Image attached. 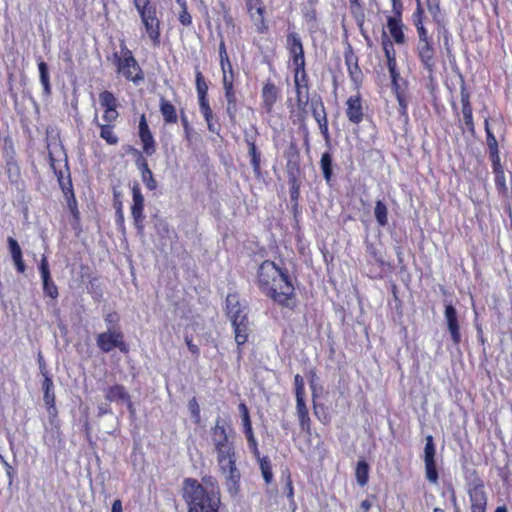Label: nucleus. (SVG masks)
I'll return each instance as SVG.
<instances>
[{"instance_id": "nucleus-41", "label": "nucleus", "mask_w": 512, "mask_h": 512, "mask_svg": "<svg viewBox=\"0 0 512 512\" xmlns=\"http://www.w3.org/2000/svg\"><path fill=\"white\" fill-rule=\"evenodd\" d=\"M179 7L177 19L183 27L190 28L193 25V17L189 11L187 0H175Z\"/></svg>"}, {"instance_id": "nucleus-21", "label": "nucleus", "mask_w": 512, "mask_h": 512, "mask_svg": "<svg viewBox=\"0 0 512 512\" xmlns=\"http://www.w3.org/2000/svg\"><path fill=\"white\" fill-rule=\"evenodd\" d=\"M416 51L422 66L432 76L436 67V50L433 41L417 43Z\"/></svg>"}, {"instance_id": "nucleus-49", "label": "nucleus", "mask_w": 512, "mask_h": 512, "mask_svg": "<svg viewBox=\"0 0 512 512\" xmlns=\"http://www.w3.org/2000/svg\"><path fill=\"white\" fill-rule=\"evenodd\" d=\"M238 410L241 416L242 427L244 434H250L253 432L252 422L250 413L247 405L243 402L239 403Z\"/></svg>"}, {"instance_id": "nucleus-59", "label": "nucleus", "mask_w": 512, "mask_h": 512, "mask_svg": "<svg viewBox=\"0 0 512 512\" xmlns=\"http://www.w3.org/2000/svg\"><path fill=\"white\" fill-rule=\"evenodd\" d=\"M245 437L247 439V442H248V446H249V449L250 451L257 457V458H260V452H259V448H258V442L254 436V432L250 433V434H245Z\"/></svg>"}, {"instance_id": "nucleus-17", "label": "nucleus", "mask_w": 512, "mask_h": 512, "mask_svg": "<svg viewBox=\"0 0 512 512\" xmlns=\"http://www.w3.org/2000/svg\"><path fill=\"white\" fill-rule=\"evenodd\" d=\"M138 137L140 139L143 153L152 156L157 150L155 137L149 127L145 113H142L138 120Z\"/></svg>"}, {"instance_id": "nucleus-53", "label": "nucleus", "mask_w": 512, "mask_h": 512, "mask_svg": "<svg viewBox=\"0 0 512 512\" xmlns=\"http://www.w3.org/2000/svg\"><path fill=\"white\" fill-rule=\"evenodd\" d=\"M417 3L416 9L412 14V22L413 25L416 27H419L420 25H424V19H425V12L424 8L421 4V0H415Z\"/></svg>"}, {"instance_id": "nucleus-38", "label": "nucleus", "mask_w": 512, "mask_h": 512, "mask_svg": "<svg viewBox=\"0 0 512 512\" xmlns=\"http://www.w3.org/2000/svg\"><path fill=\"white\" fill-rule=\"evenodd\" d=\"M99 104L102 112L118 110L120 104L113 92L104 90L99 93Z\"/></svg>"}, {"instance_id": "nucleus-39", "label": "nucleus", "mask_w": 512, "mask_h": 512, "mask_svg": "<svg viewBox=\"0 0 512 512\" xmlns=\"http://www.w3.org/2000/svg\"><path fill=\"white\" fill-rule=\"evenodd\" d=\"M106 400L110 402L121 401L125 403L130 398V394L121 384H114L108 387L105 395Z\"/></svg>"}, {"instance_id": "nucleus-55", "label": "nucleus", "mask_w": 512, "mask_h": 512, "mask_svg": "<svg viewBox=\"0 0 512 512\" xmlns=\"http://www.w3.org/2000/svg\"><path fill=\"white\" fill-rule=\"evenodd\" d=\"M0 462L5 469V473L8 478V486L10 487L15 481L17 475L16 469L4 458L2 454L0 455Z\"/></svg>"}, {"instance_id": "nucleus-25", "label": "nucleus", "mask_w": 512, "mask_h": 512, "mask_svg": "<svg viewBox=\"0 0 512 512\" xmlns=\"http://www.w3.org/2000/svg\"><path fill=\"white\" fill-rule=\"evenodd\" d=\"M311 113L317 122L321 133L328 138V118L324 103L320 96L311 101Z\"/></svg>"}, {"instance_id": "nucleus-48", "label": "nucleus", "mask_w": 512, "mask_h": 512, "mask_svg": "<svg viewBox=\"0 0 512 512\" xmlns=\"http://www.w3.org/2000/svg\"><path fill=\"white\" fill-rule=\"evenodd\" d=\"M349 9L356 23L362 26L365 20V13L361 0H349Z\"/></svg>"}, {"instance_id": "nucleus-52", "label": "nucleus", "mask_w": 512, "mask_h": 512, "mask_svg": "<svg viewBox=\"0 0 512 512\" xmlns=\"http://www.w3.org/2000/svg\"><path fill=\"white\" fill-rule=\"evenodd\" d=\"M188 410L191 414V417L194 421L195 424H200L201 422V410H200V406L198 404V401L195 397H192L189 401H188Z\"/></svg>"}, {"instance_id": "nucleus-14", "label": "nucleus", "mask_w": 512, "mask_h": 512, "mask_svg": "<svg viewBox=\"0 0 512 512\" xmlns=\"http://www.w3.org/2000/svg\"><path fill=\"white\" fill-rule=\"evenodd\" d=\"M425 441L426 442L423 452L425 478L430 484L437 485L439 482V472L436 462V447L434 438L432 435H427Z\"/></svg>"}, {"instance_id": "nucleus-31", "label": "nucleus", "mask_w": 512, "mask_h": 512, "mask_svg": "<svg viewBox=\"0 0 512 512\" xmlns=\"http://www.w3.org/2000/svg\"><path fill=\"white\" fill-rule=\"evenodd\" d=\"M93 123L99 128V136L107 145L114 146L118 144L119 137L115 132L117 125L100 123L97 115L94 116Z\"/></svg>"}, {"instance_id": "nucleus-18", "label": "nucleus", "mask_w": 512, "mask_h": 512, "mask_svg": "<svg viewBox=\"0 0 512 512\" xmlns=\"http://www.w3.org/2000/svg\"><path fill=\"white\" fill-rule=\"evenodd\" d=\"M471 95L465 82L462 80L460 86V102H461V114L462 121L465 129L471 134L475 135V123L473 118V107L471 103Z\"/></svg>"}, {"instance_id": "nucleus-16", "label": "nucleus", "mask_w": 512, "mask_h": 512, "mask_svg": "<svg viewBox=\"0 0 512 512\" xmlns=\"http://www.w3.org/2000/svg\"><path fill=\"white\" fill-rule=\"evenodd\" d=\"M367 109L368 106L359 91L345 101V115L351 124L359 125L364 120Z\"/></svg>"}, {"instance_id": "nucleus-8", "label": "nucleus", "mask_w": 512, "mask_h": 512, "mask_svg": "<svg viewBox=\"0 0 512 512\" xmlns=\"http://www.w3.org/2000/svg\"><path fill=\"white\" fill-rule=\"evenodd\" d=\"M195 87L198 97V104L200 112L207 124L209 132L219 135L221 131V124L219 118L214 115L213 110L209 103L208 97V84L199 66L195 67Z\"/></svg>"}, {"instance_id": "nucleus-50", "label": "nucleus", "mask_w": 512, "mask_h": 512, "mask_svg": "<svg viewBox=\"0 0 512 512\" xmlns=\"http://www.w3.org/2000/svg\"><path fill=\"white\" fill-rule=\"evenodd\" d=\"M261 474L266 484H270L273 480V472L271 461L267 456L259 458Z\"/></svg>"}, {"instance_id": "nucleus-57", "label": "nucleus", "mask_w": 512, "mask_h": 512, "mask_svg": "<svg viewBox=\"0 0 512 512\" xmlns=\"http://www.w3.org/2000/svg\"><path fill=\"white\" fill-rule=\"evenodd\" d=\"M237 112H238V104L237 100L226 102V113L231 124H236L237 122Z\"/></svg>"}, {"instance_id": "nucleus-2", "label": "nucleus", "mask_w": 512, "mask_h": 512, "mask_svg": "<svg viewBox=\"0 0 512 512\" xmlns=\"http://www.w3.org/2000/svg\"><path fill=\"white\" fill-rule=\"evenodd\" d=\"M201 484L195 478H185L182 484V498L187 512H219L221 505L220 488L212 476L202 478Z\"/></svg>"}, {"instance_id": "nucleus-27", "label": "nucleus", "mask_w": 512, "mask_h": 512, "mask_svg": "<svg viewBox=\"0 0 512 512\" xmlns=\"http://www.w3.org/2000/svg\"><path fill=\"white\" fill-rule=\"evenodd\" d=\"M288 175H300V151L295 142H291L284 152Z\"/></svg>"}, {"instance_id": "nucleus-7", "label": "nucleus", "mask_w": 512, "mask_h": 512, "mask_svg": "<svg viewBox=\"0 0 512 512\" xmlns=\"http://www.w3.org/2000/svg\"><path fill=\"white\" fill-rule=\"evenodd\" d=\"M466 493L469 498L470 512H487L488 495L485 482L476 469L464 472Z\"/></svg>"}, {"instance_id": "nucleus-5", "label": "nucleus", "mask_w": 512, "mask_h": 512, "mask_svg": "<svg viewBox=\"0 0 512 512\" xmlns=\"http://www.w3.org/2000/svg\"><path fill=\"white\" fill-rule=\"evenodd\" d=\"M119 47L120 50L113 52L110 58L116 74L135 86L142 84L145 80V72L132 50L128 48L124 40L120 42Z\"/></svg>"}, {"instance_id": "nucleus-11", "label": "nucleus", "mask_w": 512, "mask_h": 512, "mask_svg": "<svg viewBox=\"0 0 512 512\" xmlns=\"http://www.w3.org/2000/svg\"><path fill=\"white\" fill-rule=\"evenodd\" d=\"M96 344L103 353H110L115 348L124 354L129 352V345L126 343L120 327L109 328L107 331L99 333L96 337Z\"/></svg>"}, {"instance_id": "nucleus-56", "label": "nucleus", "mask_w": 512, "mask_h": 512, "mask_svg": "<svg viewBox=\"0 0 512 512\" xmlns=\"http://www.w3.org/2000/svg\"><path fill=\"white\" fill-rule=\"evenodd\" d=\"M294 385H295L296 401L304 400L305 384H304V379L300 374H296L294 376Z\"/></svg>"}, {"instance_id": "nucleus-35", "label": "nucleus", "mask_w": 512, "mask_h": 512, "mask_svg": "<svg viewBox=\"0 0 512 512\" xmlns=\"http://www.w3.org/2000/svg\"><path fill=\"white\" fill-rule=\"evenodd\" d=\"M44 405H45V408H46L47 413H48L49 424L52 427V429L55 430L51 434V437H49L48 439H49V442L54 444L55 440L57 438H59L60 434H61V432H60V422H59V419H58V410H57V407H56V402H50V403H46Z\"/></svg>"}, {"instance_id": "nucleus-60", "label": "nucleus", "mask_w": 512, "mask_h": 512, "mask_svg": "<svg viewBox=\"0 0 512 512\" xmlns=\"http://www.w3.org/2000/svg\"><path fill=\"white\" fill-rule=\"evenodd\" d=\"M416 31L418 34V43L433 41V39L429 35L428 30L426 29L425 25H420L419 27H416Z\"/></svg>"}, {"instance_id": "nucleus-44", "label": "nucleus", "mask_w": 512, "mask_h": 512, "mask_svg": "<svg viewBox=\"0 0 512 512\" xmlns=\"http://www.w3.org/2000/svg\"><path fill=\"white\" fill-rule=\"evenodd\" d=\"M320 167L322 170L323 178L329 184L333 176V158L330 152H324L320 159Z\"/></svg>"}, {"instance_id": "nucleus-42", "label": "nucleus", "mask_w": 512, "mask_h": 512, "mask_svg": "<svg viewBox=\"0 0 512 512\" xmlns=\"http://www.w3.org/2000/svg\"><path fill=\"white\" fill-rule=\"evenodd\" d=\"M67 188V191L63 192L65 198H66V201H67V206L73 216V219L75 221L76 224H79L80 222V212H79V209H78V203H77V199L75 197V194H74V190H73V186H71L69 183H68V186L66 187Z\"/></svg>"}, {"instance_id": "nucleus-40", "label": "nucleus", "mask_w": 512, "mask_h": 512, "mask_svg": "<svg viewBox=\"0 0 512 512\" xmlns=\"http://www.w3.org/2000/svg\"><path fill=\"white\" fill-rule=\"evenodd\" d=\"M425 3L433 22L437 25V27H443L445 22V15L441 9L440 0H425Z\"/></svg>"}, {"instance_id": "nucleus-4", "label": "nucleus", "mask_w": 512, "mask_h": 512, "mask_svg": "<svg viewBox=\"0 0 512 512\" xmlns=\"http://www.w3.org/2000/svg\"><path fill=\"white\" fill-rule=\"evenodd\" d=\"M225 311L233 328L238 357L241 358L243 346L248 341L250 333L248 308L240 303L237 293H229L225 300Z\"/></svg>"}, {"instance_id": "nucleus-10", "label": "nucleus", "mask_w": 512, "mask_h": 512, "mask_svg": "<svg viewBox=\"0 0 512 512\" xmlns=\"http://www.w3.org/2000/svg\"><path fill=\"white\" fill-rule=\"evenodd\" d=\"M391 4L393 15L387 17L386 27L389 31L392 40L387 38L386 35L384 34L382 42L384 40H389L393 46L394 44L405 45L407 40L404 32L405 25L402 19L404 9L403 3L401 0H391Z\"/></svg>"}, {"instance_id": "nucleus-64", "label": "nucleus", "mask_w": 512, "mask_h": 512, "mask_svg": "<svg viewBox=\"0 0 512 512\" xmlns=\"http://www.w3.org/2000/svg\"><path fill=\"white\" fill-rule=\"evenodd\" d=\"M115 216H116V224L119 227H124L125 219H124L122 202H119V205L116 206Z\"/></svg>"}, {"instance_id": "nucleus-1", "label": "nucleus", "mask_w": 512, "mask_h": 512, "mask_svg": "<svg viewBox=\"0 0 512 512\" xmlns=\"http://www.w3.org/2000/svg\"><path fill=\"white\" fill-rule=\"evenodd\" d=\"M255 283L264 296L281 308H297L296 288L288 268L266 259L257 267Z\"/></svg>"}, {"instance_id": "nucleus-23", "label": "nucleus", "mask_w": 512, "mask_h": 512, "mask_svg": "<svg viewBox=\"0 0 512 512\" xmlns=\"http://www.w3.org/2000/svg\"><path fill=\"white\" fill-rule=\"evenodd\" d=\"M279 97H280L279 87L273 81L268 79L263 84V87L261 90L262 109L267 114H271Z\"/></svg>"}, {"instance_id": "nucleus-37", "label": "nucleus", "mask_w": 512, "mask_h": 512, "mask_svg": "<svg viewBox=\"0 0 512 512\" xmlns=\"http://www.w3.org/2000/svg\"><path fill=\"white\" fill-rule=\"evenodd\" d=\"M48 159H49L50 166L53 169L55 176L57 177V181L59 183V186H60L62 192L67 191L66 187L68 186V183L71 186H73L72 180H71V176H70V172H69V167H68L67 159L65 158V169L67 171V177L66 178L64 177V172L62 170H58L56 168V165H55L56 160H55V158H54V156H53V154L51 152H49V154H48Z\"/></svg>"}, {"instance_id": "nucleus-45", "label": "nucleus", "mask_w": 512, "mask_h": 512, "mask_svg": "<svg viewBox=\"0 0 512 512\" xmlns=\"http://www.w3.org/2000/svg\"><path fill=\"white\" fill-rule=\"evenodd\" d=\"M370 467L368 463L362 459L357 462L355 468V477L359 486L364 487L369 481Z\"/></svg>"}, {"instance_id": "nucleus-13", "label": "nucleus", "mask_w": 512, "mask_h": 512, "mask_svg": "<svg viewBox=\"0 0 512 512\" xmlns=\"http://www.w3.org/2000/svg\"><path fill=\"white\" fill-rule=\"evenodd\" d=\"M383 51L387 60V68L391 78V88L397 98V95L406 96V81L405 87L400 84V73L397 69L396 51L389 40L383 41Z\"/></svg>"}, {"instance_id": "nucleus-58", "label": "nucleus", "mask_w": 512, "mask_h": 512, "mask_svg": "<svg viewBox=\"0 0 512 512\" xmlns=\"http://www.w3.org/2000/svg\"><path fill=\"white\" fill-rule=\"evenodd\" d=\"M120 117V113L118 110L116 111H108V112H102L101 116V123L104 124H114L117 125L118 119Z\"/></svg>"}, {"instance_id": "nucleus-61", "label": "nucleus", "mask_w": 512, "mask_h": 512, "mask_svg": "<svg viewBox=\"0 0 512 512\" xmlns=\"http://www.w3.org/2000/svg\"><path fill=\"white\" fill-rule=\"evenodd\" d=\"M235 81V72L234 69L230 71L222 72V84L223 87L234 86Z\"/></svg>"}, {"instance_id": "nucleus-33", "label": "nucleus", "mask_w": 512, "mask_h": 512, "mask_svg": "<svg viewBox=\"0 0 512 512\" xmlns=\"http://www.w3.org/2000/svg\"><path fill=\"white\" fill-rule=\"evenodd\" d=\"M138 169L141 172V178L148 190L153 191L157 188V181L154 178L153 172L149 168L146 158L139 154L136 160Z\"/></svg>"}, {"instance_id": "nucleus-3", "label": "nucleus", "mask_w": 512, "mask_h": 512, "mask_svg": "<svg viewBox=\"0 0 512 512\" xmlns=\"http://www.w3.org/2000/svg\"><path fill=\"white\" fill-rule=\"evenodd\" d=\"M227 423L218 418L211 428V440L217 453V462L228 481L236 485L240 481V472L236 467V452L232 441L229 439Z\"/></svg>"}, {"instance_id": "nucleus-15", "label": "nucleus", "mask_w": 512, "mask_h": 512, "mask_svg": "<svg viewBox=\"0 0 512 512\" xmlns=\"http://www.w3.org/2000/svg\"><path fill=\"white\" fill-rule=\"evenodd\" d=\"M132 192V204L130 207L131 216L133 218L134 226L139 234L144 233L145 228V200L142 194L141 188L137 182H135L131 188Z\"/></svg>"}, {"instance_id": "nucleus-43", "label": "nucleus", "mask_w": 512, "mask_h": 512, "mask_svg": "<svg viewBox=\"0 0 512 512\" xmlns=\"http://www.w3.org/2000/svg\"><path fill=\"white\" fill-rule=\"evenodd\" d=\"M38 70H39L40 83L43 87V93L45 95L49 96L51 94V83H50L48 65L45 61L42 60L41 57H39V60H38Z\"/></svg>"}, {"instance_id": "nucleus-32", "label": "nucleus", "mask_w": 512, "mask_h": 512, "mask_svg": "<svg viewBox=\"0 0 512 512\" xmlns=\"http://www.w3.org/2000/svg\"><path fill=\"white\" fill-rule=\"evenodd\" d=\"M484 129L486 133V143L490 161L501 160L498 141L491 130L489 117L484 119Z\"/></svg>"}, {"instance_id": "nucleus-63", "label": "nucleus", "mask_w": 512, "mask_h": 512, "mask_svg": "<svg viewBox=\"0 0 512 512\" xmlns=\"http://www.w3.org/2000/svg\"><path fill=\"white\" fill-rule=\"evenodd\" d=\"M219 64H220L222 72H225V71H230L231 72V69H233V66H232V63L230 61V58H229L228 54L221 55L219 57Z\"/></svg>"}, {"instance_id": "nucleus-26", "label": "nucleus", "mask_w": 512, "mask_h": 512, "mask_svg": "<svg viewBox=\"0 0 512 512\" xmlns=\"http://www.w3.org/2000/svg\"><path fill=\"white\" fill-rule=\"evenodd\" d=\"M256 135L249 136L245 134L244 141L248 148V156L250 158V164L256 177L261 176V151L256 145Z\"/></svg>"}, {"instance_id": "nucleus-9", "label": "nucleus", "mask_w": 512, "mask_h": 512, "mask_svg": "<svg viewBox=\"0 0 512 512\" xmlns=\"http://www.w3.org/2000/svg\"><path fill=\"white\" fill-rule=\"evenodd\" d=\"M295 103L298 109L297 121L304 124L307 119V110L310 89V79L306 69L293 71Z\"/></svg>"}, {"instance_id": "nucleus-62", "label": "nucleus", "mask_w": 512, "mask_h": 512, "mask_svg": "<svg viewBox=\"0 0 512 512\" xmlns=\"http://www.w3.org/2000/svg\"><path fill=\"white\" fill-rule=\"evenodd\" d=\"M185 343L187 345L188 350L191 352V354L197 359L200 355V349L199 347L193 343L191 336H185Z\"/></svg>"}, {"instance_id": "nucleus-46", "label": "nucleus", "mask_w": 512, "mask_h": 512, "mask_svg": "<svg viewBox=\"0 0 512 512\" xmlns=\"http://www.w3.org/2000/svg\"><path fill=\"white\" fill-rule=\"evenodd\" d=\"M374 215L375 219L377 221V224L380 227H385L388 225V209L386 204L381 201L377 200L374 207Z\"/></svg>"}, {"instance_id": "nucleus-6", "label": "nucleus", "mask_w": 512, "mask_h": 512, "mask_svg": "<svg viewBox=\"0 0 512 512\" xmlns=\"http://www.w3.org/2000/svg\"><path fill=\"white\" fill-rule=\"evenodd\" d=\"M144 31L154 47L161 44V19L160 12L153 0H132Z\"/></svg>"}, {"instance_id": "nucleus-24", "label": "nucleus", "mask_w": 512, "mask_h": 512, "mask_svg": "<svg viewBox=\"0 0 512 512\" xmlns=\"http://www.w3.org/2000/svg\"><path fill=\"white\" fill-rule=\"evenodd\" d=\"M344 59L349 77L358 89L363 81V73L358 64V57L350 45L344 51Z\"/></svg>"}, {"instance_id": "nucleus-12", "label": "nucleus", "mask_w": 512, "mask_h": 512, "mask_svg": "<svg viewBox=\"0 0 512 512\" xmlns=\"http://www.w3.org/2000/svg\"><path fill=\"white\" fill-rule=\"evenodd\" d=\"M286 50L289 61L292 63L293 71L306 69L305 51L300 35L293 29L287 30Z\"/></svg>"}, {"instance_id": "nucleus-20", "label": "nucleus", "mask_w": 512, "mask_h": 512, "mask_svg": "<svg viewBox=\"0 0 512 512\" xmlns=\"http://www.w3.org/2000/svg\"><path fill=\"white\" fill-rule=\"evenodd\" d=\"M38 269L42 280L44 295L52 300H56L59 296V290L51 277L49 262L45 255H42Z\"/></svg>"}, {"instance_id": "nucleus-51", "label": "nucleus", "mask_w": 512, "mask_h": 512, "mask_svg": "<svg viewBox=\"0 0 512 512\" xmlns=\"http://www.w3.org/2000/svg\"><path fill=\"white\" fill-rule=\"evenodd\" d=\"M299 175H288V182L290 186V198L291 201L297 202L300 196V182L298 180Z\"/></svg>"}, {"instance_id": "nucleus-34", "label": "nucleus", "mask_w": 512, "mask_h": 512, "mask_svg": "<svg viewBox=\"0 0 512 512\" xmlns=\"http://www.w3.org/2000/svg\"><path fill=\"white\" fill-rule=\"evenodd\" d=\"M296 414L301 431L310 436L312 433V422L305 400L296 401Z\"/></svg>"}, {"instance_id": "nucleus-36", "label": "nucleus", "mask_w": 512, "mask_h": 512, "mask_svg": "<svg viewBox=\"0 0 512 512\" xmlns=\"http://www.w3.org/2000/svg\"><path fill=\"white\" fill-rule=\"evenodd\" d=\"M491 166L495 176L494 181L497 191L502 195H507L508 188L501 160L491 161Z\"/></svg>"}, {"instance_id": "nucleus-29", "label": "nucleus", "mask_w": 512, "mask_h": 512, "mask_svg": "<svg viewBox=\"0 0 512 512\" xmlns=\"http://www.w3.org/2000/svg\"><path fill=\"white\" fill-rule=\"evenodd\" d=\"M7 246L16 271L19 274L25 273L26 264L23 258L22 249L18 241L13 237H8Z\"/></svg>"}, {"instance_id": "nucleus-47", "label": "nucleus", "mask_w": 512, "mask_h": 512, "mask_svg": "<svg viewBox=\"0 0 512 512\" xmlns=\"http://www.w3.org/2000/svg\"><path fill=\"white\" fill-rule=\"evenodd\" d=\"M42 390H43V401L44 404L50 402H56V396L54 392V383L50 375H45V378L42 381Z\"/></svg>"}, {"instance_id": "nucleus-28", "label": "nucleus", "mask_w": 512, "mask_h": 512, "mask_svg": "<svg viewBox=\"0 0 512 512\" xmlns=\"http://www.w3.org/2000/svg\"><path fill=\"white\" fill-rule=\"evenodd\" d=\"M159 111L161 113L164 124L174 125L178 122L179 116L175 104L165 96L159 98Z\"/></svg>"}, {"instance_id": "nucleus-54", "label": "nucleus", "mask_w": 512, "mask_h": 512, "mask_svg": "<svg viewBox=\"0 0 512 512\" xmlns=\"http://www.w3.org/2000/svg\"><path fill=\"white\" fill-rule=\"evenodd\" d=\"M397 102L400 118L403 120V122L407 123L409 120L407 96L397 95Z\"/></svg>"}, {"instance_id": "nucleus-30", "label": "nucleus", "mask_w": 512, "mask_h": 512, "mask_svg": "<svg viewBox=\"0 0 512 512\" xmlns=\"http://www.w3.org/2000/svg\"><path fill=\"white\" fill-rule=\"evenodd\" d=\"M246 8L250 17L253 18V5L257 6L258 20L255 22L256 31L259 34H266L269 31L268 23L265 20V7L260 0H246Z\"/></svg>"}, {"instance_id": "nucleus-19", "label": "nucleus", "mask_w": 512, "mask_h": 512, "mask_svg": "<svg viewBox=\"0 0 512 512\" xmlns=\"http://www.w3.org/2000/svg\"><path fill=\"white\" fill-rule=\"evenodd\" d=\"M4 152L5 156V171L8 177V180L12 184L18 183L21 177V169L15 158V150L13 141L7 137L4 140Z\"/></svg>"}, {"instance_id": "nucleus-22", "label": "nucleus", "mask_w": 512, "mask_h": 512, "mask_svg": "<svg viewBox=\"0 0 512 512\" xmlns=\"http://www.w3.org/2000/svg\"><path fill=\"white\" fill-rule=\"evenodd\" d=\"M444 317L447 324V329L451 336L453 345L458 346L462 341L460 332V324L458 320V313L452 303L445 304Z\"/></svg>"}]
</instances>
